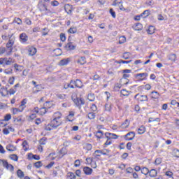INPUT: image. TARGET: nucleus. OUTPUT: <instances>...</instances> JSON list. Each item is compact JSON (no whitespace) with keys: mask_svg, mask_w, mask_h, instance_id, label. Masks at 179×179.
I'll return each instance as SVG.
<instances>
[{"mask_svg":"<svg viewBox=\"0 0 179 179\" xmlns=\"http://www.w3.org/2000/svg\"><path fill=\"white\" fill-rule=\"evenodd\" d=\"M149 173V169L146 167H144L141 169V173L144 174L145 176H148Z\"/></svg>","mask_w":179,"mask_h":179,"instance_id":"37","label":"nucleus"},{"mask_svg":"<svg viewBox=\"0 0 179 179\" xmlns=\"http://www.w3.org/2000/svg\"><path fill=\"white\" fill-rule=\"evenodd\" d=\"M34 166L36 167V169H40V167L43 166V163H41V162H38L34 164Z\"/></svg>","mask_w":179,"mask_h":179,"instance_id":"49","label":"nucleus"},{"mask_svg":"<svg viewBox=\"0 0 179 179\" xmlns=\"http://www.w3.org/2000/svg\"><path fill=\"white\" fill-rule=\"evenodd\" d=\"M43 106L48 110V108H51V107H52V103L47 101L44 103Z\"/></svg>","mask_w":179,"mask_h":179,"instance_id":"34","label":"nucleus"},{"mask_svg":"<svg viewBox=\"0 0 179 179\" xmlns=\"http://www.w3.org/2000/svg\"><path fill=\"white\" fill-rule=\"evenodd\" d=\"M78 29H76V27H71L69 30H68V33H70L71 34H75L76 33H77Z\"/></svg>","mask_w":179,"mask_h":179,"instance_id":"31","label":"nucleus"},{"mask_svg":"<svg viewBox=\"0 0 179 179\" xmlns=\"http://www.w3.org/2000/svg\"><path fill=\"white\" fill-rule=\"evenodd\" d=\"M86 162H87V164H91V163L93 162V158L88 157L86 159Z\"/></svg>","mask_w":179,"mask_h":179,"instance_id":"62","label":"nucleus"},{"mask_svg":"<svg viewBox=\"0 0 179 179\" xmlns=\"http://www.w3.org/2000/svg\"><path fill=\"white\" fill-rule=\"evenodd\" d=\"M136 78H139L140 80H143V79L148 78V73L136 74Z\"/></svg>","mask_w":179,"mask_h":179,"instance_id":"15","label":"nucleus"},{"mask_svg":"<svg viewBox=\"0 0 179 179\" xmlns=\"http://www.w3.org/2000/svg\"><path fill=\"white\" fill-rule=\"evenodd\" d=\"M156 30V28L154 26H150L147 30L148 34H153Z\"/></svg>","mask_w":179,"mask_h":179,"instance_id":"20","label":"nucleus"},{"mask_svg":"<svg viewBox=\"0 0 179 179\" xmlns=\"http://www.w3.org/2000/svg\"><path fill=\"white\" fill-rule=\"evenodd\" d=\"M133 28L136 31H139V30H142V29H143V26L141 23H137L133 26Z\"/></svg>","mask_w":179,"mask_h":179,"instance_id":"19","label":"nucleus"},{"mask_svg":"<svg viewBox=\"0 0 179 179\" xmlns=\"http://www.w3.org/2000/svg\"><path fill=\"white\" fill-rule=\"evenodd\" d=\"M47 108H45L44 106L43 107V108H41L40 109H39V114L41 115H44V114H46L47 113Z\"/></svg>","mask_w":179,"mask_h":179,"instance_id":"29","label":"nucleus"},{"mask_svg":"<svg viewBox=\"0 0 179 179\" xmlns=\"http://www.w3.org/2000/svg\"><path fill=\"white\" fill-rule=\"evenodd\" d=\"M121 87H122V84L117 83L115 85V90H118L121 89Z\"/></svg>","mask_w":179,"mask_h":179,"instance_id":"55","label":"nucleus"},{"mask_svg":"<svg viewBox=\"0 0 179 179\" xmlns=\"http://www.w3.org/2000/svg\"><path fill=\"white\" fill-rule=\"evenodd\" d=\"M13 23H17L19 26L23 24V21L19 17H15Z\"/></svg>","mask_w":179,"mask_h":179,"instance_id":"23","label":"nucleus"},{"mask_svg":"<svg viewBox=\"0 0 179 179\" xmlns=\"http://www.w3.org/2000/svg\"><path fill=\"white\" fill-rule=\"evenodd\" d=\"M73 117H75V112L71 111V112H69V114L66 117V120L67 121L72 122L73 121Z\"/></svg>","mask_w":179,"mask_h":179,"instance_id":"12","label":"nucleus"},{"mask_svg":"<svg viewBox=\"0 0 179 179\" xmlns=\"http://www.w3.org/2000/svg\"><path fill=\"white\" fill-rule=\"evenodd\" d=\"M64 87V89H75V87L82 89L83 87V83L79 79L76 80H71L70 83L65 84Z\"/></svg>","mask_w":179,"mask_h":179,"instance_id":"2","label":"nucleus"},{"mask_svg":"<svg viewBox=\"0 0 179 179\" xmlns=\"http://www.w3.org/2000/svg\"><path fill=\"white\" fill-rule=\"evenodd\" d=\"M148 173L150 174V177H151V178H155V177L157 176V171H156V169H151L149 171Z\"/></svg>","mask_w":179,"mask_h":179,"instance_id":"17","label":"nucleus"},{"mask_svg":"<svg viewBox=\"0 0 179 179\" xmlns=\"http://www.w3.org/2000/svg\"><path fill=\"white\" fill-rule=\"evenodd\" d=\"M76 176H75V173H69L67 179H76Z\"/></svg>","mask_w":179,"mask_h":179,"instance_id":"40","label":"nucleus"},{"mask_svg":"<svg viewBox=\"0 0 179 179\" xmlns=\"http://www.w3.org/2000/svg\"><path fill=\"white\" fill-rule=\"evenodd\" d=\"M10 158L11 159V160H14V162H17L19 157H17V155L13 154L10 155Z\"/></svg>","mask_w":179,"mask_h":179,"instance_id":"43","label":"nucleus"},{"mask_svg":"<svg viewBox=\"0 0 179 179\" xmlns=\"http://www.w3.org/2000/svg\"><path fill=\"white\" fill-rule=\"evenodd\" d=\"M12 118V115L10 114H7L4 117V121H9Z\"/></svg>","mask_w":179,"mask_h":179,"instance_id":"50","label":"nucleus"},{"mask_svg":"<svg viewBox=\"0 0 179 179\" xmlns=\"http://www.w3.org/2000/svg\"><path fill=\"white\" fill-rule=\"evenodd\" d=\"M129 127V121L126 120L121 125V128L125 129V128H128Z\"/></svg>","mask_w":179,"mask_h":179,"instance_id":"25","label":"nucleus"},{"mask_svg":"<svg viewBox=\"0 0 179 179\" xmlns=\"http://www.w3.org/2000/svg\"><path fill=\"white\" fill-rule=\"evenodd\" d=\"M169 59L171 61H176V55L172 54V55H169Z\"/></svg>","mask_w":179,"mask_h":179,"instance_id":"61","label":"nucleus"},{"mask_svg":"<svg viewBox=\"0 0 179 179\" xmlns=\"http://www.w3.org/2000/svg\"><path fill=\"white\" fill-rule=\"evenodd\" d=\"M6 149L7 150H8V152H15L16 150V147L14 146L12 144H8V145H6Z\"/></svg>","mask_w":179,"mask_h":179,"instance_id":"16","label":"nucleus"},{"mask_svg":"<svg viewBox=\"0 0 179 179\" xmlns=\"http://www.w3.org/2000/svg\"><path fill=\"white\" fill-rule=\"evenodd\" d=\"M155 164L158 166L162 163V158H157L155 162Z\"/></svg>","mask_w":179,"mask_h":179,"instance_id":"56","label":"nucleus"},{"mask_svg":"<svg viewBox=\"0 0 179 179\" xmlns=\"http://www.w3.org/2000/svg\"><path fill=\"white\" fill-rule=\"evenodd\" d=\"M118 6H119L120 10H127V9H125V8H124V6H122V3H121V2L118 3Z\"/></svg>","mask_w":179,"mask_h":179,"instance_id":"58","label":"nucleus"},{"mask_svg":"<svg viewBox=\"0 0 179 179\" xmlns=\"http://www.w3.org/2000/svg\"><path fill=\"white\" fill-rule=\"evenodd\" d=\"M50 3H51L52 6H58V5H59V3L55 0L53 1H51Z\"/></svg>","mask_w":179,"mask_h":179,"instance_id":"57","label":"nucleus"},{"mask_svg":"<svg viewBox=\"0 0 179 179\" xmlns=\"http://www.w3.org/2000/svg\"><path fill=\"white\" fill-rule=\"evenodd\" d=\"M134 138H135V132L134 131L129 132L124 136L125 141H133Z\"/></svg>","mask_w":179,"mask_h":179,"instance_id":"9","label":"nucleus"},{"mask_svg":"<svg viewBox=\"0 0 179 179\" xmlns=\"http://www.w3.org/2000/svg\"><path fill=\"white\" fill-rule=\"evenodd\" d=\"M69 59H64L59 61L58 63V65L59 66H65L67 64H69Z\"/></svg>","mask_w":179,"mask_h":179,"instance_id":"13","label":"nucleus"},{"mask_svg":"<svg viewBox=\"0 0 179 179\" xmlns=\"http://www.w3.org/2000/svg\"><path fill=\"white\" fill-rule=\"evenodd\" d=\"M158 117L159 114L155 113L149 118L148 122H160V117Z\"/></svg>","mask_w":179,"mask_h":179,"instance_id":"5","label":"nucleus"},{"mask_svg":"<svg viewBox=\"0 0 179 179\" xmlns=\"http://www.w3.org/2000/svg\"><path fill=\"white\" fill-rule=\"evenodd\" d=\"M9 36H10V34H8V35H2L1 36V38L2 40H3L4 41H8V40H9Z\"/></svg>","mask_w":179,"mask_h":179,"instance_id":"45","label":"nucleus"},{"mask_svg":"<svg viewBox=\"0 0 179 179\" xmlns=\"http://www.w3.org/2000/svg\"><path fill=\"white\" fill-rule=\"evenodd\" d=\"M151 97L152 99H154L155 100L159 99V97H160V94H159V92H156V91H152L151 92Z\"/></svg>","mask_w":179,"mask_h":179,"instance_id":"18","label":"nucleus"},{"mask_svg":"<svg viewBox=\"0 0 179 179\" xmlns=\"http://www.w3.org/2000/svg\"><path fill=\"white\" fill-rule=\"evenodd\" d=\"M72 100L75 103L76 106H83V104H85V100L80 98L73 99V97H72Z\"/></svg>","mask_w":179,"mask_h":179,"instance_id":"7","label":"nucleus"},{"mask_svg":"<svg viewBox=\"0 0 179 179\" xmlns=\"http://www.w3.org/2000/svg\"><path fill=\"white\" fill-rule=\"evenodd\" d=\"M62 114L59 112H56L54 114V118L50 124L45 127V131H52V129H57V127L62 124V120H61Z\"/></svg>","mask_w":179,"mask_h":179,"instance_id":"1","label":"nucleus"},{"mask_svg":"<svg viewBox=\"0 0 179 179\" xmlns=\"http://www.w3.org/2000/svg\"><path fill=\"white\" fill-rule=\"evenodd\" d=\"M143 17H148L149 15V10H145L143 13H141Z\"/></svg>","mask_w":179,"mask_h":179,"instance_id":"46","label":"nucleus"},{"mask_svg":"<svg viewBox=\"0 0 179 179\" xmlns=\"http://www.w3.org/2000/svg\"><path fill=\"white\" fill-rule=\"evenodd\" d=\"M13 62L12 58H0V65H12Z\"/></svg>","mask_w":179,"mask_h":179,"instance_id":"4","label":"nucleus"},{"mask_svg":"<svg viewBox=\"0 0 179 179\" xmlns=\"http://www.w3.org/2000/svg\"><path fill=\"white\" fill-rule=\"evenodd\" d=\"M22 147H23V149L26 152L27 150H29V144L27 143V141H24L22 142Z\"/></svg>","mask_w":179,"mask_h":179,"instance_id":"28","label":"nucleus"},{"mask_svg":"<svg viewBox=\"0 0 179 179\" xmlns=\"http://www.w3.org/2000/svg\"><path fill=\"white\" fill-rule=\"evenodd\" d=\"M8 83L10 85H13V83H15V77H10L8 80Z\"/></svg>","mask_w":179,"mask_h":179,"instance_id":"53","label":"nucleus"},{"mask_svg":"<svg viewBox=\"0 0 179 179\" xmlns=\"http://www.w3.org/2000/svg\"><path fill=\"white\" fill-rule=\"evenodd\" d=\"M28 54L31 57L36 55L37 54V49L33 46L28 47Z\"/></svg>","mask_w":179,"mask_h":179,"instance_id":"8","label":"nucleus"},{"mask_svg":"<svg viewBox=\"0 0 179 179\" xmlns=\"http://www.w3.org/2000/svg\"><path fill=\"white\" fill-rule=\"evenodd\" d=\"M123 78L122 80H121V82H122V80H125V83L124 85H128L129 80H127V78H129V74H124L123 75Z\"/></svg>","mask_w":179,"mask_h":179,"instance_id":"33","label":"nucleus"},{"mask_svg":"<svg viewBox=\"0 0 179 179\" xmlns=\"http://www.w3.org/2000/svg\"><path fill=\"white\" fill-rule=\"evenodd\" d=\"M105 136L106 138H109V139H117L118 138L117 134L113 133H106Z\"/></svg>","mask_w":179,"mask_h":179,"instance_id":"14","label":"nucleus"},{"mask_svg":"<svg viewBox=\"0 0 179 179\" xmlns=\"http://www.w3.org/2000/svg\"><path fill=\"white\" fill-rule=\"evenodd\" d=\"M75 167H79L80 166V160L76 159L74 162Z\"/></svg>","mask_w":179,"mask_h":179,"instance_id":"54","label":"nucleus"},{"mask_svg":"<svg viewBox=\"0 0 179 179\" xmlns=\"http://www.w3.org/2000/svg\"><path fill=\"white\" fill-rule=\"evenodd\" d=\"M15 36H13V34H11L10 35H9V38H8V41L6 43V47L7 48H10V51H12V48L13 47L14 44H15Z\"/></svg>","mask_w":179,"mask_h":179,"instance_id":"3","label":"nucleus"},{"mask_svg":"<svg viewBox=\"0 0 179 179\" xmlns=\"http://www.w3.org/2000/svg\"><path fill=\"white\" fill-rule=\"evenodd\" d=\"M65 48L69 51L71 50H73L75 48V46L73 45V44H72V43H69L66 45Z\"/></svg>","mask_w":179,"mask_h":179,"instance_id":"24","label":"nucleus"},{"mask_svg":"<svg viewBox=\"0 0 179 179\" xmlns=\"http://www.w3.org/2000/svg\"><path fill=\"white\" fill-rule=\"evenodd\" d=\"M15 93H16V89H13V88L10 89L9 94L12 95V94H15Z\"/></svg>","mask_w":179,"mask_h":179,"instance_id":"63","label":"nucleus"},{"mask_svg":"<svg viewBox=\"0 0 179 179\" xmlns=\"http://www.w3.org/2000/svg\"><path fill=\"white\" fill-rule=\"evenodd\" d=\"M4 73H6V75L12 74V69H6V70H4Z\"/></svg>","mask_w":179,"mask_h":179,"instance_id":"59","label":"nucleus"},{"mask_svg":"<svg viewBox=\"0 0 179 179\" xmlns=\"http://www.w3.org/2000/svg\"><path fill=\"white\" fill-rule=\"evenodd\" d=\"M88 118L90 120H94L96 118V113H88Z\"/></svg>","mask_w":179,"mask_h":179,"instance_id":"39","label":"nucleus"},{"mask_svg":"<svg viewBox=\"0 0 179 179\" xmlns=\"http://www.w3.org/2000/svg\"><path fill=\"white\" fill-rule=\"evenodd\" d=\"M115 62L116 64H130L131 60L130 61H125V60H120V61H115Z\"/></svg>","mask_w":179,"mask_h":179,"instance_id":"44","label":"nucleus"},{"mask_svg":"<svg viewBox=\"0 0 179 179\" xmlns=\"http://www.w3.org/2000/svg\"><path fill=\"white\" fill-rule=\"evenodd\" d=\"M17 177H19V178H23V177H24V173L20 169H19L17 171Z\"/></svg>","mask_w":179,"mask_h":179,"instance_id":"35","label":"nucleus"},{"mask_svg":"<svg viewBox=\"0 0 179 179\" xmlns=\"http://www.w3.org/2000/svg\"><path fill=\"white\" fill-rule=\"evenodd\" d=\"M60 40L61 41H65L66 40V36H65V34H60Z\"/></svg>","mask_w":179,"mask_h":179,"instance_id":"48","label":"nucleus"},{"mask_svg":"<svg viewBox=\"0 0 179 179\" xmlns=\"http://www.w3.org/2000/svg\"><path fill=\"white\" fill-rule=\"evenodd\" d=\"M87 99L90 101H94V94H89Z\"/></svg>","mask_w":179,"mask_h":179,"instance_id":"41","label":"nucleus"},{"mask_svg":"<svg viewBox=\"0 0 179 179\" xmlns=\"http://www.w3.org/2000/svg\"><path fill=\"white\" fill-rule=\"evenodd\" d=\"M145 132H146V128H145L143 126L140 127L138 129L139 135H142L143 134H145Z\"/></svg>","mask_w":179,"mask_h":179,"instance_id":"30","label":"nucleus"},{"mask_svg":"<svg viewBox=\"0 0 179 179\" xmlns=\"http://www.w3.org/2000/svg\"><path fill=\"white\" fill-rule=\"evenodd\" d=\"M110 13L112 17H113L114 19H115V17H116V15H115V12L114 11V10H113V8H110Z\"/></svg>","mask_w":179,"mask_h":179,"instance_id":"52","label":"nucleus"},{"mask_svg":"<svg viewBox=\"0 0 179 179\" xmlns=\"http://www.w3.org/2000/svg\"><path fill=\"white\" fill-rule=\"evenodd\" d=\"M172 155L174 156V157H179V150L174 149L172 152Z\"/></svg>","mask_w":179,"mask_h":179,"instance_id":"36","label":"nucleus"},{"mask_svg":"<svg viewBox=\"0 0 179 179\" xmlns=\"http://www.w3.org/2000/svg\"><path fill=\"white\" fill-rule=\"evenodd\" d=\"M66 153H67L66 148H62L59 151V157H64V156H65Z\"/></svg>","mask_w":179,"mask_h":179,"instance_id":"22","label":"nucleus"},{"mask_svg":"<svg viewBox=\"0 0 179 179\" xmlns=\"http://www.w3.org/2000/svg\"><path fill=\"white\" fill-rule=\"evenodd\" d=\"M103 135H104L103 133V131L99 130V131L96 133L95 136H96L98 139H101V138H103Z\"/></svg>","mask_w":179,"mask_h":179,"instance_id":"26","label":"nucleus"},{"mask_svg":"<svg viewBox=\"0 0 179 179\" xmlns=\"http://www.w3.org/2000/svg\"><path fill=\"white\" fill-rule=\"evenodd\" d=\"M20 41L24 44V43H27L29 41V36L26 33H22L20 34Z\"/></svg>","mask_w":179,"mask_h":179,"instance_id":"6","label":"nucleus"},{"mask_svg":"<svg viewBox=\"0 0 179 179\" xmlns=\"http://www.w3.org/2000/svg\"><path fill=\"white\" fill-rule=\"evenodd\" d=\"M39 143H40V145H45V138H41Z\"/></svg>","mask_w":179,"mask_h":179,"instance_id":"64","label":"nucleus"},{"mask_svg":"<svg viewBox=\"0 0 179 179\" xmlns=\"http://www.w3.org/2000/svg\"><path fill=\"white\" fill-rule=\"evenodd\" d=\"M94 155H95V157H100V156H101V155H106V153H103V151H101L100 150H96L94 152Z\"/></svg>","mask_w":179,"mask_h":179,"instance_id":"27","label":"nucleus"},{"mask_svg":"<svg viewBox=\"0 0 179 179\" xmlns=\"http://www.w3.org/2000/svg\"><path fill=\"white\" fill-rule=\"evenodd\" d=\"M83 171L86 176H91L92 173H93V169H92V168H89L88 166H85L83 168Z\"/></svg>","mask_w":179,"mask_h":179,"instance_id":"11","label":"nucleus"},{"mask_svg":"<svg viewBox=\"0 0 179 179\" xmlns=\"http://www.w3.org/2000/svg\"><path fill=\"white\" fill-rule=\"evenodd\" d=\"M127 41L125 36H120L119 38V44H124Z\"/></svg>","mask_w":179,"mask_h":179,"instance_id":"38","label":"nucleus"},{"mask_svg":"<svg viewBox=\"0 0 179 179\" xmlns=\"http://www.w3.org/2000/svg\"><path fill=\"white\" fill-rule=\"evenodd\" d=\"M121 94H122V96H129V92L127 91V90H122L121 91Z\"/></svg>","mask_w":179,"mask_h":179,"instance_id":"47","label":"nucleus"},{"mask_svg":"<svg viewBox=\"0 0 179 179\" xmlns=\"http://www.w3.org/2000/svg\"><path fill=\"white\" fill-rule=\"evenodd\" d=\"M138 100L140 101H148V96L147 95H141L140 97L138 98Z\"/></svg>","mask_w":179,"mask_h":179,"instance_id":"32","label":"nucleus"},{"mask_svg":"<svg viewBox=\"0 0 179 179\" xmlns=\"http://www.w3.org/2000/svg\"><path fill=\"white\" fill-rule=\"evenodd\" d=\"M85 149H86L87 150H90L91 149H92L93 145H92V144L90 143H86L84 146Z\"/></svg>","mask_w":179,"mask_h":179,"instance_id":"42","label":"nucleus"},{"mask_svg":"<svg viewBox=\"0 0 179 179\" xmlns=\"http://www.w3.org/2000/svg\"><path fill=\"white\" fill-rule=\"evenodd\" d=\"M105 110H106V111H110V110H111V105L108 104V103H106L105 105Z\"/></svg>","mask_w":179,"mask_h":179,"instance_id":"51","label":"nucleus"},{"mask_svg":"<svg viewBox=\"0 0 179 179\" xmlns=\"http://www.w3.org/2000/svg\"><path fill=\"white\" fill-rule=\"evenodd\" d=\"M78 64H80V65H85L86 64V57H81L78 59L77 61Z\"/></svg>","mask_w":179,"mask_h":179,"instance_id":"21","label":"nucleus"},{"mask_svg":"<svg viewBox=\"0 0 179 179\" xmlns=\"http://www.w3.org/2000/svg\"><path fill=\"white\" fill-rule=\"evenodd\" d=\"M3 167H5L7 170H10V171H13L14 167L12 164H9L6 160H4L3 162Z\"/></svg>","mask_w":179,"mask_h":179,"instance_id":"10","label":"nucleus"},{"mask_svg":"<svg viewBox=\"0 0 179 179\" xmlns=\"http://www.w3.org/2000/svg\"><path fill=\"white\" fill-rule=\"evenodd\" d=\"M26 108V106H23V105H20L18 110H20V113H22V111H23V110H24Z\"/></svg>","mask_w":179,"mask_h":179,"instance_id":"60","label":"nucleus"}]
</instances>
